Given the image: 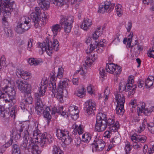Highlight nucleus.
I'll use <instances>...</instances> for the list:
<instances>
[{
    "label": "nucleus",
    "mask_w": 154,
    "mask_h": 154,
    "mask_svg": "<svg viewBox=\"0 0 154 154\" xmlns=\"http://www.w3.org/2000/svg\"><path fill=\"white\" fill-rule=\"evenodd\" d=\"M154 78L153 76H149L145 82V85L147 88H149L152 85L153 82V80Z\"/></svg>",
    "instance_id": "30"
},
{
    "label": "nucleus",
    "mask_w": 154,
    "mask_h": 154,
    "mask_svg": "<svg viewBox=\"0 0 154 154\" xmlns=\"http://www.w3.org/2000/svg\"><path fill=\"white\" fill-rule=\"evenodd\" d=\"M136 85H130L127 84L124 81H122L119 85V92H122L125 91H128V94L130 95H133L135 93L136 88Z\"/></svg>",
    "instance_id": "10"
},
{
    "label": "nucleus",
    "mask_w": 154,
    "mask_h": 154,
    "mask_svg": "<svg viewBox=\"0 0 154 154\" xmlns=\"http://www.w3.org/2000/svg\"><path fill=\"white\" fill-rule=\"evenodd\" d=\"M14 5H15L14 2H11L10 0H0V15L2 13L3 14V21H6V19L10 17Z\"/></svg>",
    "instance_id": "5"
},
{
    "label": "nucleus",
    "mask_w": 154,
    "mask_h": 154,
    "mask_svg": "<svg viewBox=\"0 0 154 154\" xmlns=\"http://www.w3.org/2000/svg\"><path fill=\"white\" fill-rule=\"evenodd\" d=\"M63 107L61 106L60 107L59 109H57L56 107H54L53 109L52 113L53 114H55V113H59L63 111Z\"/></svg>",
    "instance_id": "57"
},
{
    "label": "nucleus",
    "mask_w": 154,
    "mask_h": 154,
    "mask_svg": "<svg viewBox=\"0 0 154 154\" xmlns=\"http://www.w3.org/2000/svg\"><path fill=\"white\" fill-rule=\"evenodd\" d=\"M17 86L21 91L25 93H30L31 85L27 82L20 80L16 81Z\"/></svg>",
    "instance_id": "12"
},
{
    "label": "nucleus",
    "mask_w": 154,
    "mask_h": 154,
    "mask_svg": "<svg viewBox=\"0 0 154 154\" xmlns=\"http://www.w3.org/2000/svg\"><path fill=\"white\" fill-rule=\"evenodd\" d=\"M131 139L133 142V146L134 148L136 150H139L142 147L141 143L136 141V140H133L132 138L131 137Z\"/></svg>",
    "instance_id": "33"
},
{
    "label": "nucleus",
    "mask_w": 154,
    "mask_h": 154,
    "mask_svg": "<svg viewBox=\"0 0 154 154\" xmlns=\"http://www.w3.org/2000/svg\"><path fill=\"white\" fill-rule=\"evenodd\" d=\"M119 127V123L118 122H116L115 124L109 127L108 128L111 132H116L117 131Z\"/></svg>",
    "instance_id": "38"
},
{
    "label": "nucleus",
    "mask_w": 154,
    "mask_h": 154,
    "mask_svg": "<svg viewBox=\"0 0 154 154\" xmlns=\"http://www.w3.org/2000/svg\"><path fill=\"white\" fill-rule=\"evenodd\" d=\"M61 29L60 25L59 24L54 25L51 27V30L54 36H56L58 33L60 32Z\"/></svg>",
    "instance_id": "28"
},
{
    "label": "nucleus",
    "mask_w": 154,
    "mask_h": 154,
    "mask_svg": "<svg viewBox=\"0 0 154 154\" xmlns=\"http://www.w3.org/2000/svg\"><path fill=\"white\" fill-rule=\"evenodd\" d=\"M29 93H26L25 95V99L22 100L20 104V107L21 109L24 110L26 109L28 111L31 109L30 105L33 102V99Z\"/></svg>",
    "instance_id": "9"
},
{
    "label": "nucleus",
    "mask_w": 154,
    "mask_h": 154,
    "mask_svg": "<svg viewBox=\"0 0 154 154\" xmlns=\"http://www.w3.org/2000/svg\"><path fill=\"white\" fill-rule=\"evenodd\" d=\"M14 144L12 148V154H20V147L18 145L13 143Z\"/></svg>",
    "instance_id": "35"
},
{
    "label": "nucleus",
    "mask_w": 154,
    "mask_h": 154,
    "mask_svg": "<svg viewBox=\"0 0 154 154\" xmlns=\"http://www.w3.org/2000/svg\"><path fill=\"white\" fill-rule=\"evenodd\" d=\"M85 91V88H82L77 90L76 94L78 97H83V95L84 94Z\"/></svg>",
    "instance_id": "45"
},
{
    "label": "nucleus",
    "mask_w": 154,
    "mask_h": 154,
    "mask_svg": "<svg viewBox=\"0 0 154 154\" xmlns=\"http://www.w3.org/2000/svg\"><path fill=\"white\" fill-rule=\"evenodd\" d=\"M91 135L88 133H85L82 136V141L85 143H88L91 139Z\"/></svg>",
    "instance_id": "32"
},
{
    "label": "nucleus",
    "mask_w": 154,
    "mask_h": 154,
    "mask_svg": "<svg viewBox=\"0 0 154 154\" xmlns=\"http://www.w3.org/2000/svg\"><path fill=\"white\" fill-rule=\"evenodd\" d=\"M5 94H6L8 96H9L11 99L15 100L16 97V91L14 87H8L7 88V90L5 91Z\"/></svg>",
    "instance_id": "24"
},
{
    "label": "nucleus",
    "mask_w": 154,
    "mask_h": 154,
    "mask_svg": "<svg viewBox=\"0 0 154 154\" xmlns=\"http://www.w3.org/2000/svg\"><path fill=\"white\" fill-rule=\"evenodd\" d=\"M86 112L89 115L94 113L96 109V104L95 102L92 100H89L85 103Z\"/></svg>",
    "instance_id": "16"
},
{
    "label": "nucleus",
    "mask_w": 154,
    "mask_h": 154,
    "mask_svg": "<svg viewBox=\"0 0 154 154\" xmlns=\"http://www.w3.org/2000/svg\"><path fill=\"white\" fill-rule=\"evenodd\" d=\"M84 131V128L83 125H79V127L77 131V133L79 134H82Z\"/></svg>",
    "instance_id": "59"
},
{
    "label": "nucleus",
    "mask_w": 154,
    "mask_h": 154,
    "mask_svg": "<svg viewBox=\"0 0 154 154\" xmlns=\"http://www.w3.org/2000/svg\"><path fill=\"white\" fill-rule=\"evenodd\" d=\"M35 104L36 105L35 103ZM43 106L42 107V109H41L42 111L41 112L40 111H38L36 109V107H35V109L37 111L38 115H40L41 114L43 113L44 117L47 120L48 123H49V122H50L51 117V116L50 114V112H51L50 108L49 107H47L43 110Z\"/></svg>",
    "instance_id": "18"
},
{
    "label": "nucleus",
    "mask_w": 154,
    "mask_h": 154,
    "mask_svg": "<svg viewBox=\"0 0 154 154\" xmlns=\"http://www.w3.org/2000/svg\"><path fill=\"white\" fill-rule=\"evenodd\" d=\"M29 128L28 125L20 124L17 125L15 128L12 131L10 140L6 144L9 146L13 143H16L17 140L21 138V133L23 131V141L20 145L22 149H31L32 150V152H37L38 147L35 145V142L40 143L41 146L43 147L45 145L50 143L52 141L53 139L51 135L46 133L43 134L38 133L37 130L34 131L32 138L28 131Z\"/></svg>",
    "instance_id": "1"
},
{
    "label": "nucleus",
    "mask_w": 154,
    "mask_h": 154,
    "mask_svg": "<svg viewBox=\"0 0 154 154\" xmlns=\"http://www.w3.org/2000/svg\"><path fill=\"white\" fill-rule=\"evenodd\" d=\"M5 95H4V97H3V98L4 99V100L5 101L6 103H11L13 102V100L14 99H11L9 96H8L6 94H5Z\"/></svg>",
    "instance_id": "50"
},
{
    "label": "nucleus",
    "mask_w": 154,
    "mask_h": 154,
    "mask_svg": "<svg viewBox=\"0 0 154 154\" xmlns=\"http://www.w3.org/2000/svg\"><path fill=\"white\" fill-rule=\"evenodd\" d=\"M131 137L132 138L133 140H136V141L140 142V143H144L146 139V137L145 136L137 135V134H133Z\"/></svg>",
    "instance_id": "25"
},
{
    "label": "nucleus",
    "mask_w": 154,
    "mask_h": 154,
    "mask_svg": "<svg viewBox=\"0 0 154 154\" xmlns=\"http://www.w3.org/2000/svg\"><path fill=\"white\" fill-rule=\"evenodd\" d=\"M16 74L18 77L21 78L24 80H27L29 79L31 75L30 73L22 70L21 69H19L17 70Z\"/></svg>",
    "instance_id": "22"
},
{
    "label": "nucleus",
    "mask_w": 154,
    "mask_h": 154,
    "mask_svg": "<svg viewBox=\"0 0 154 154\" xmlns=\"http://www.w3.org/2000/svg\"><path fill=\"white\" fill-rule=\"evenodd\" d=\"M115 99L117 104L119 106L124 105L125 97L123 94L121 92H116L115 94Z\"/></svg>",
    "instance_id": "21"
},
{
    "label": "nucleus",
    "mask_w": 154,
    "mask_h": 154,
    "mask_svg": "<svg viewBox=\"0 0 154 154\" xmlns=\"http://www.w3.org/2000/svg\"><path fill=\"white\" fill-rule=\"evenodd\" d=\"M92 24L91 20L88 18H85L81 26V28L84 30H88Z\"/></svg>",
    "instance_id": "23"
},
{
    "label": "nucleus",
    "mask_w": 154,
    "mask_h": 154,
    "mask_svg": "<svg viewBox=\"0 0 154 154\" xmlns=\"http://www.w3.org/2000/svg\"><path fill=\"white\" fill-rule=\"evenodd\" d=\"M132 27V23L131 22H128L126 26L127 32H129Z\"/></svg>",
    "instance_id": "62"
},
{
    "label": "nucleus",
    "mask_w": 154,
    "mask_h": 154,
    "mask_svg": "<svg viewBox=\"0 0 154 154\" xmlns=\"http://www.w3.org/2000/svg\"><path fill=\"white\" fill-rule=\"evenodd\" d=\"M56 75V73L53 71L51 73L50 76L51 83L49 84V88L50 90L53 94L55 92L56 88L55 82L57 78Z\"/></svg>",
    "instance_id": "17"
},
{
    "label": "nucleus",
    "mask_w": 154,
    "mask_h": 154,
    "mask_svg": "<svg viewBox=\"0 0 154 154\" xmlns=\"http://www.w3.org/2000/svg\"><path fill=\"white\" fill-rule=\"evenodd\" d=\"M59 44L57 40L53 39L52 41L47 38L46 42L39 43L38 46L40 47L43 52L45 51L47 54L50 56L54 50L57 51L59 49Z\"/></svg>",
    "instance_id": "3"
},
{
    "label": "nucleus",
    "mask_w": 154,
    "mask_h": 154,
    "mask_svg": "<svg viewBox=\"0 0 154 154\" xmlns=\"http://www.w3.org/2000/svg\"><path fill=\"white\" fill-rule=\"evenodd\" d=\"M35 12H32L30 14V17L34 23V26L35 28H37L39 26V23L42 22L41 20V18L40 14H41V11L38 7H36Z\"/></svg>",
    "instance_id": "13"
},
{
    "label": "nucleus",
    "mask_w": 154,
    "mask_h": 154,
    "mask_svg": "<svg viewBox=\"0 0 154 154\" xmlns=\"http://www.w3.org/2000/svg\"><path fill=\"white\" fill-rule=\"evenodd\" d=\"M87 91L90 94H93L94 93V87H92L91 85H89L87 87Z\"/></svg>",
    "instance_id": "56"
},
{
    "label": "nucleus",
    "mask_w": 154,
    "mask_h": 154,
    "mask_svg": "<svg viewBox=\"0 0 154 154\" xmlns=\"http://www.w3.org/2000/svg\"><path fill=\"white\" fill-rule=\"evenodd\" d=\"M56 135L57 138L66 145L70 144L72 142V139L69 135L68 131L64 130L57 129L56 130Z\"/></svg>",
    "instance_id": "8"
},
{
    "label": "nucleus",
    "mask_w": 154,
    "mask_h": 154,
    "mask_svg": "<svg viewBox=\"0 0 154 154\" xmlns=\"http://www.w3.org/2000/svg\"><path fill=\"white\" fill-rule=\"evenodd\" d=\"M42 9H47L49 7V2L47 1H45L42 2V4H38Z\"/></svg>",
    "instance_id": "42"
},
{
    "label": "nucleus",
    "mask_w": 154,
    "mask_h": 154,
    "mask_svg": "<svg viewBox=\"0 0 154 154\" xmlns=\"http://www.w3.org/2000/svg\"><path fill=\"white\" fill-rule=\"evenodd\" d=\"M79 127V126L76 123H75L73 124L72 128V129H74L72 132V133L74 135L77 134Z\"/></svg>",
    "instance_id": "48"
},
{
    "label": "nucleus",
    "mask_w": 154,
    "mask_h": 154,
    "mask_svg": "<svg viewBox=\"0 0 154 154\" xmlns=\"http://www.w3.org/2000/svg\"><path fill=\"white\" fill-rule=\"evenodd\" d=\"M41 17H42V20H41L42 21V22H41L39 24H41L42 23V21L43 22H45L46 21V20L48 18V15H47V13H45V12H43L41 14Z\"/></svg>",
    "instance_id": "53"
},
{
    "label": "nucleus",
    "mask_w": 154,
    "mask_h": 154,
    "mask_svg": "<svg viewBox=\"0 0 154 154\" xmlns=\"http://www.w3.org/2000/svg\"><path fill=\"white\" fill-rule=\"evenodd\" d=\"M33 40L32 39H29L28 42L27 49L28 50L31 51L32 46V42Z\"/></svg>",
    "instance_id": "52"
},
{
    "label": "nucleus",
    "mask_w": 154,
    "mask_h": 154,
    "mask_svg": "<svg viewBox=\"0 0 154 154\" xmlns=\"http://www.w3.org/2000/svg\"><path fill=\"white\" fill-rule=\"evenodd\" d=\"M28 63L30 65H34L35 66L38 65L42 62L41 60H35L34 58H29L28 61Z\"/></svg>",
    "instance_id": "36"
},
{
    "label": "nucleus",
    "mask_w": 154,
    "mask_h": 154,
    "mask_svg": "<svg viewBox=\"0 0 154 154\" xmlns=\"http://www.w3.org/2000/svg\"><path fill=\"white\" fill-rule=\"evenodd\" d=\"M154 110V107L152 106L149 108H145L142 111V113L146 116L149 115L150 113Z\"/></svg>",
    "instance_id": "43"
},
{
    "label": "nucleus",
    "mask_w": 154,
    "mask_h": 154,
    "mask_svg": "<svg viewBox=\"0 0 154 154\" xmlns=\"http://www.w3.org/2000/svg\"><path fill=\"white\" fill-rule=\"evenodd\" d=\"M132 148V146L131 145L130 143L128 141H126L125 142V153L129 154V152L131 150Z\"/></svg>",
    "instance_id": "40"
},
{
    "label": "nucleus",
    "mask_w": 154,
    "mask_h": 154,
    "mask_svg": "<svg viewBox=\"0 0 154 154\" xmlns=\"http://www.w3.org/2000/svg\"><path fill=\"white\" fill-rule=\"evenodd\" d=\"M119 106L117 104L116 109V113L118 114L122 115L125 111L124 105Z\"/></svg>",
    "instance_id": "34"
},
{
    "label": "nucleus",
    "mask_w": 154,
    "mask_h": 154,
    "mask_svg": "<svg viewBox=\"0 0 154 154\" xmlns=\"http://www.w3.org/2000/svg\"><path fill=\"white\" fill-rule=\"evenodd\" d=\"M147 55L148 57L154 58V50L149 49L147 53Z\"/></svg>",
    "instance_id": "63"
},
{
    "label": "nucleus",
    "mask_w": 154,
    "mask_h": 154,
    "mask_svg": "<svg viewBox=\"0 0 154 154\" xmlns=\"http://www.w3.org/2000/svg\"><path fill=\"white\" fill-rule=\"evenodd\" d=\"M11 83V82L8 80L6 79H4L1 82L0 85L1 89L4 91L7 90L8 87H10Z\"/></svg>",
    "instance_id": "27"
},
{
    "label": "nucleus",
    "mask_w": 154,
    "mask_h": 154,
    "mask_svg": "<svg viewBox=\"0 0 154 154\" xmlns=\"http://www.w3.org/2000/svg\"><path fill=\"white\" fill-rule=\"evenodd\" d=\"M106 71L112 74H114L115 75H118L120 73L122 69L120 66L118 65L115 66L113 63H108L106 67Z\"/></svg>",
    "instance_id": "15"
},
{
    "label": "nucleus",
    "mask_w": 154,
    "mask_h": 154,
    "mask_svg": "<svg viewBox=\"0 0 154 154\" xmlns=\"http://www.w3.org/2000/svg\"><path fill=\"white\" fill-rule=\"evenodd\" d=\"M114 4H110L106 5L105 4L104 5H100L98 8V12L103 13L105 12L110 13L114 9L115 6Z\"/></svg>",
    "instance_id": "19"
},
{
    "label": "nucleus",
    "mask_w": 154,
    "mask_h": 154,
    "mask_svg": "<svg viewBox=\"0 0 154 154\" xmlns=\"http://www.w3.org/2000/svg\"><path fill=\"white\" fill-rule=\"evenodd\" d=\"M9 109L10 111V115L14 119L15 118L16 112H17V108L15 106H14L11 107H9Z\"/></svg>",
    "instance_id": "39"
},
{
    "label": "nucleus",
    "mask_w": 154,
    "mask_h": 154,
    "mask_svg": "<svg viewBox=\"0 0 154 154\" xmlns=\"http://www.w3.org/2000/svg\"><path fill=\"white\" fill-rule=\"evenodd\" d=\"M68 112L72 118L74 120H76L79 117V110L78 107L75 106H70L68 108Z\"/></svg>",
    "instance_id": "20"
},
{
    "label": "nucleus",
    "mask_w": 154,
    "mask_h": 154,
    "mask_svg": "<svg viewBox=\"0 0 154 154\" xmlns=\"http://www.w3.org/2000/svg\"><path fill=\"white\" fill-rule=\"evenodd\" d=\"M104 41H105V39L100 40L99 42L95 41V43H93V44H92V43L91 42L90 45V51L88 52H91L95 48H97L96 50L97 52L99 53H101L104 49L105 45H106V44Z\"/></svg>",
    "instance_id": "11"
},
{
    "label": "nucleus",
    "mask_w": 154,
    "mask_h": 154,
    "mask_svg": "<svg viewBox=\"0 0 154 154\" xmlns=\"http://www.w3.org/2000/svg\"><path fill=\"white\" fill-rule=\"evenodd\" d=\"M86 67L85 65H84V64H83L81 67V68H80V69L76 71L75 72L76 74H77L80 72V74L82 75H84L86 72V69L87 68Z\"/></svg>",
    "instance_id": "44"
},
{
    "label": "nucleus",
    "mask_w": 154,
    "mask_h": 154,
    "mask_svg": "<svg viewBox=\"0 0 154 154\" xmlns=\"http://www.w3.org/2000/svg\"><path fill=\"white\" fill-rule=\"evenodd\" d=\"M74 20V18L72 16L66 17L63 15L60 16V23L61 25L63 26L64 31L66 33H68L71 32Z\"/></svg>",
    "instance_id": "7"
},
{
    "label": "nucleus",
    "mask_w": 154,
    "mask_h": 154,
    "mask_svg": "<svg viewBox=\"0 0 154 154\" xmlns=\"http://www.w3.org/2000/svg\"><path fill=\"white\" fill-rule=\"evenodd\" d=\"M63 90L62 89L57 88V94L56 97L60 102L63 103Z\"/></svg>",
    "instance_id": "29"
},
{
    "label": "nucleus",
    "mask_w": 154,
    "mask_h": 154,
    "mask_svg": "<svg viewBox=\"0 0 154 154\" xmlns=\"http://www.w3.org/2000/svg\"><path fill=\"white\" fill-rule=\"evenodd\" d=\"M114 122L113 119L109 118L107 120L106 115L102 112L99 113L97 116L95 129L99 132L103 131L107 126H111L114 124Z\"/></svg>",
    "instance_id": "2"
},
{
    "label": "nucleus",
    "mask_w": 154,
    "mask_h": 154,
    "mask_svg": "<svg viewBox=\"0 0 154 154\" xmlns=\"http://www.w3.org/2000/svg\"><path fill=\"white\" fill-rule=\"evenodd\" d=\"M120 139L119 137H115L114 138L112 139L111 142L112 143H118L120 142Z\"/></svg>",
    "instance_id": "58"
},
{
    "label": "nucleus",
    "mask_w": 154,
    "mask_h": 154,
    "mask_svg": "<svg viewBox=\"0 0 154 154\" xmlns=\"http://www.w3.org/2000/svg\"><path fill=\"white\" fill-rule=\"evenodd\" d=\"M137 106L136 100H134L131 101L130 104V107L135 108Z\"/></svg>",
    "instance_id": "61"
},
{
    "label": "nucleus",
    "mask_w": 154,
    "mask_h": 154,
    "mask_svg": "<svg viewBox=\"0 0 154 154\" xmlns=\"http://www.w3.org/2000/svg\"><path fill=\"white\" fill-rule=\"evenodd\" d=\"M94 32L97 35L98 37L100 36L102 33L101 27H98Z\"/></svg>",
    "instance_id": "60"
},
{
    "label": "nucleus",
    "mask_w": 154,
    "mask_h": 154,
    "mask_svg": "<svg viewBox=\"0 0 154 154\" xmlns=\"http://www.w3.org/2000/svg\"><path fill=\"white\" fill-rule=\"evenodd\" d=\"M147 128L151 133L154 134V123H149Z\"/></svg>",
    "instance_id": "51"
},
{
    "label": "nucleus",
    "mask_w": 154,
    "mask_h": 154,
    "mask_svg": "<svg viewBox=\"0 0 154 154\" xmlns=\"http://www.w3.org/2000/svg\"><path fill=\"white\" fill-rule=\"evenodd\" d=\"M53 154L58 153V152H63L58 146L54 145L53 146Z\"/></svg>",
    "instance_id": "46"
},
{
    "label": "nucleus",
    "mask_w": 154,
    "mask_h": 154,
    "mask_svg": "<svg viewBox=\"0 0 154 154\" xmlns=\"http://www.w3.org/2000/svg\"><path fill=\"white\" fill-rule=\"evenodd\" d=\"M91 146L93 152L101 151L105 146V142L101 139H96L94 141Z\"/></svg>",
    "instance_id": "14"
},
{
    "label": "nucleus",
    "mask_w": 154,
    "mask_h": 154,
    "mask_svg": "<svg viewBox=\"0 0 154 154\" xmlns=\"http://www.w3.org/2000/svg\"><path fill=\"white\" fill-rule=\"evenodd\" d=\"M63 70L62 68H58V71L57 74V77L59 79H61L63 76Z\"/></svg>",
    "instance_id": "47"
},
{
    "label": "nucleus",
    "mask_w": 154,
    "mask_h": 154,
    "mask_svg": "<svg viewBox=\"0 0 154 154\" xmlns=\"http://www.w3.org/2000/svg\"><path fill=\"white\" fill-rule=\"evenodd\" d=\"M93 61H92L91 59H90L89 58H87L85 61V64L84 65H85L86 67L87 68H88L89 66H90L92 63V62Z\"/></svg>",
    "instance_id": "49"
},
{
    "label": "nucleus",
    "mask_w": 154,
    "mask_h": 154,
    "mask_svg": "<svg viewBox=\"0 0 154 154\" xmlns=\"http://www.w3.org/2000/svg\"><path fill=\"white\" fill-rule=\"evenodd\" d=\"M100 74L101 76H102V78H103V76H105L106 73L105 72V70L103 68H101L100 69Z\"/></svg>",
    "instance_id": "64"
},
{
    "label": "nucleus",
    "mask_w": 154,
    "mask_h": 154,
    "mask_svg": "<svg viewBox=\"0 0 154 154\" xmlns=\"http://www.w3.org/2000/svg\"><path fill=\"white\" fill-rule=\"evenodd\" d=\"M134 82L133 76H130L129 77L128 79V82L127 83V84H129L130 85H132L134 86V85H136L135 84H132Z\"/></svg>",
    "instance_id": "55"
},
{
    "label": "nucleus",
    "mask_w": 154,
    "mask_h": 154,
    "mask_svg": "<svg viewBox=\"0 0 154 154\" xmlns=\"http://www.w3.org/2000/svg\"><path fill=\"white\" fill-rule=\"evenodd\" d=\"M122 6L120 4L117 5L116 6V10L117 15L119 17H121L123 13Z\"/></svg>",
    "instance_id": "37"
},
{
    "label": "nucleus",
    "mask_w": 154,
    "mask_h": 154,
    "mask_svg": "<svg viewBox=\"0 0 154 154\" xmlns=\"http://www.w3.org/2000/svg\"><path fill=\"white\" fill-rule=\"evenodd\" d=\"M69 83V80L67 78H65L60 81L59 84L57 88L63 89L66 88Z\"/></svg>",
    "instance_id": "26"
},
{
    "label": "nucleus",
    "mask_w": 154,
    "mask_h": 154,
    "mask_svg": "<svg viewBox=\"0 0 154 154\" xmlns=\"http://www.w3.org/2000/svg\"><path fill=\"white\" fill-rule=\"evenodd\" d=\"M0 112L1 116L3 117H5L8 114V112L5 109L3 106L0 103Z\"/></svg>",
    "instance_id": "41"
},
{
    "label": "nucleus",
    "mask_w": 154,
    "mask_h": 154,
    "mask_svg": "<svg viewBox=\"0 0 154 154\" xmlns=\"http://www.w3.org/2000/svg\"><path fill=\"white\" fill-rule=\"evenodd\" d=\"M30 19L28 17L24 16L21 18L16 28V31L18 34H22L30 28L29 25Z\"/></svg>",
    "instance_id": "6"
},
{
    "label": "nucleus",
    "mask_w": 154,
    "mask_h": 154,
    "mask_svg": "<svg viewBox=\"0 0 154 154\" xmlns=\"http://www.w3.org/2000/svg\"><path fill=\"white\" fill-rule=\"evenodd\" d=\"M112 134L110 131H106L103 134V137L106 138H109L112 135Z\"/></svg>",
    "instance_id": "54"
},
{
    "label": "nucleus",
    "mask_w": 154,
    "mask_h": 154,
    "mask_svg": "<svg viewBox=\"0 0 154 154\" xmlns=\"http://www.w3.org/2000/svg\"><path fill=\"white\" fill-rule=\"evenodd\" d=\"M137 106V112L139 115L140 113H142V111L145 108V104L143 102H140Z\"/></svg>",
    "instance_id": "31"
},
{
    "label": "nucleus",
    "mask_w": 154,
    "mask_h": 154,
    "mask_svg": "<svg viewBox=\"0 0 154 154\" xmlns=\"http://www.w3.org/2000/svg\"><path fill=\"white\" fill-rule=\"evenodd\" d=\"M48 81L47 79L44 78L42 80L41 83V85L38 89L39 93H36L35 94V98L36 103V109L37 110L42 112L41 109L43 106V103L41 100V97L44 96L46 92L47 88V84Z\"/></svg>",
    "instance_id": "4"
}]
</instances>
